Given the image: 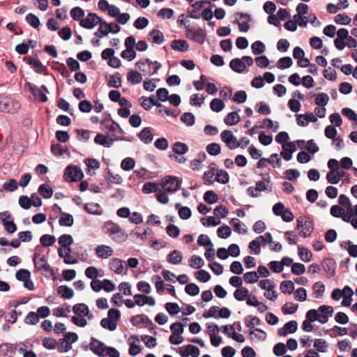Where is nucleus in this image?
Here are the masks:
<instances>
[{
    "label": "nucleus",
    "instance_id": "25",
    "mask_svg": "<svg viewBox=\"0 0 357 357\" xmlns=\"http://www.w3.org/2000/svg\"><path fill=\"white\" fill-rule=\"evenodd\" d=\"M241 252L239 246L236 243L231 244L227 249L225 248V259L228 257H232L234 258L239 256Z\"/></svg>",
    "mask_w": 357,
    "mask_h": 357
},
{
    "label": "nucleus",
    "instance_id": "1",
    "mask_svg": "<svg viewBox=\"0 0 357 357\" xmlns=\"http://www.w3.org/2000/svg\"><path fill=\"white\" fill-rule=\"evenodd\" d=\"M103 230L105 234L113 236L112 239L118 243L126 241L128 238V236L121 227L112 221L105 222Z\"/></svg>",
    "mask_w": 357,
    "mask_h": 357
},
{
    "label": "nucleus",
    "instance_id": "38",
    "mask_svg": "<svg viewBox=\"0 0 357 357\" xmlns=\"http://www.w3.org/2000/svg\"><path fill=\"white\" fill-rule=\"evenodd\" d=\"M55 241V236L50 234H44L40 238V242L44 247H50L52 245Z\"/></svg>",
    "mask_w": 357,
    "mask_h": 357
},
{
    "label": "nucleus",
    "instance_id": "35",
    "mask_svg": "<svg viewBox=\"0 0 357 357\" xmlns=\"http://www.w3.org/2000/svg\"><path fill=\"white\" fill-rule=\"evenodd\" d=\"M280 288L283 294H291L294 290V284L291 280H284L281 282Z\"/></svg>",
    "mask_w": 357,
    "mask_h": 357
},
{
    "label": "nucleus",
    "instance_id": "40",
    "mask_svg": "<svg viewBox=\"0 0 357 357\" xmlns=\"http://www.w3.org/2000/svg\"><path fill=\"white\" fill-rule=\"evenodd\" d=\"M251 49L252 53L257 55L264 53L266 50V47L261 41L257 40L252 44Z\"/></svg>",
    "mask_w": 357,
    "mask_h": 357
},
{
    "label": "nucleus",
    "instance_id": "13",
    "mask_svg": "<svg viewBox=\"0 0 357 357\" xmlns=\"http://www.w3.org/2000/svg\"><path fill=\"white\" fill-rule=\"evenodd\" d=\"M283 151L280 153V155L282 158L289 161L292 158V154L296 151V146L294 142H290L289 143H286L282 146Z\"/></svg>",
    "mask_w": 357,
    "mask_h": 357
},
{
    "label": "nucleus",
    "instance_id": "58",
    "mask_svg": "<svg viewBox=\"0 0 357 357\" xmlns=\"http://www.w3.org/2000/svg\"><path fill=\"white\" fill-rule=\"evenodd\" d=\"M334 21L338 24L347 25L351 22V20L347 15L340 13L335 17Z\"/></svg>",
    "mask_w": 357,
    "mask_h": 357
},
{
    "label": "nucleus",
    "instance_id": "46",
    "mask_svg": "<svg viewBox=\"0 0 357 357\" xmlns=\"http://www.w3.org/2000/svg\"><path fill=\"white\" fill-rule=\"evenodd\" d=\"M58 255L61 258H63V261L66 264H74L78 261L77 259L73 258L70 255L63 253L62 248L58 249Z\"/></svg>",
    "mask_w": 357,
    "mask_h": 357
},
{
    "label": "nucleus",
    "instance_id": "48",
    "mask_svg": "<svg viewBox=\"0 0 357 357\" xmlns=\"http://www.w3.org/2000/svg\"><path fill=\"white\" fill-rule=\"evenodd\" d=\"M261 128H266L267 129L271 130L272 132H275L279 129V123L278 122L274 123L270 119H265L263 120V126H261Z\"/></svg>",
    "mask_w": 357,
    "mask_h": 357
},
{
    "label": "nucleus",
    "instance_id": "26",
    "mask_svg": "<svg viewBox=\"0 0 357 357\" xmlns=\"http://www.w3.org/2000/svg\"><path fill=\"white\" fill-rule=\"evenodd\" d=\"M238 112H240V109L229 113L226 117H225V123L229 126L237 124L241 119Z\"/></svg>",
    "mask_w": 357,
    "mask_h": 357
},
{
    "label": "nucleus",
    "instance_id": "42",
    "mask_svg": "<svg viewBox=\"0 0 357 357\" xmlns=\"http://www.w3.org/2000/svg\"><path fill=\"white\" fill-rule=\"evenodd\" d=\"M312 289L316 298H320L323 296L325 291V285L321 282H317L313 284Z\"/></svg>",
    "mask_w": 357,
    "mask_h": 357
},
{
    "label": "nucleus",
    "instance_id": "34",
    "mask_svg": "<svg viewBox=\"0 0 357 357\" xmlns=\"http://www.w3.org/2000/svg\"><path fill=\"white\" fill-rule=\"evenodd\" d=\"M84 208L90 214L100 215L102 213L100 205L96 203H87Z\"/></svg>",
    "mask_w": 357,
    "mask_h": 357
},
{
    "label": "nucleus",
    "instance_id": "32",
    "mask_svg": "<svg viewBox=\"0 0 357 357\" xmlns=\"http://www.w3.org/2000/svg\"><path fill=\"white\" fill-rule=\"evenodd\" d=\"M101 124L110 132H113L117 130L119 133H123V130L121 126L114 121H112V123L110 124L109 120L104 119L101 121Z\"/></svg>",
    "mask_w": 357,
    "mask_h": 357
},
{
    "label": "nucleus",
    "instance_id": "36",
    "mask_svg": "<svg viewBox=\"0 0 357 357\" xmlns=\"http://www.w3.org/2000/svg\"><path fill=\"white\" fill-rule=\"evenodd\" d=\"M149 35L152 37L153 43L155 44L160 45L164 42V35L159 30L153 29L150 32Z\"/></svg>",
    "mask_w": 357,
    "mask_h": 357
},
{
    "label": "nucleus",
    "instance_id": "31",
    "mask_svg": "<svg viewBox=\"0 0 357 357\" xmlns=\"http://www.w3.org/2000/svg\"><path fill=\"white\" fill-rule=\"evenodd\" d=\"M38 192L43 198L49 199L53 195V190L50 185L43 183L39 186Z\"/></svg>",
    "mask_w": 357,
    "mask_h": 357
},
{
    "label": "nucleus",
    "instance_id": "55",
    "mask_svg": "<svg viewBox=\"0 0 357 357\" xmlns=\"http://www.w3.org/2000/svg\"><path fill=\"white\" fill-rule=\"evenodd\" d=\"M298 256L302 261L307 262L312 258V253L305 248L298 247Z\"/></svg>",
    "mask_w": 357,
    "mask_h": 357
},
{
    "label": "nucleus",
    "instance_id": "27",
    "mask_svg": "<svg viewBox=\"0 0 357 357\" xmlns=\"http://www.w3.org/2000/svg\"><path fill=\"white\" fill-rule=\"evenodd\" d=\"M182 259V253L178 250H174L167 255V261L172 264H179Z\"/></svg>",
    "mask_w": 357,
    "mask_h": 357
},
{
    "label": "nucleus",
    "instance_id": "24",
    "mask_svg": "<svg viewBox=\"0 0 357 357\" xmlns=\"http://www.w3.org/2000/svg\"><path fill=\"white\" fill-rule=\"evenodd\" d=\"M57 294L64 299H70L74 296V291L66 285H61L57 288Z\"/></svg>",
    "mask_w": 357,
    "mask_h": 357
},
{
    "label": "nucleus",
    "instance_id": "64",
    "mask_svg": "<svg viewBox=\"0 0 357 357\" xmlns=\"http://www.w3.org/2000/svg\"><path fill=\"white\" fill-rule=\"evenodd\" d=\"M181 120L188 126H192L195 123V116L190 112H185L182 114Z\"/></svg>",
    "mask_w": 357,
    "mask_h": 357
},
{
    "label": "nucleus",
    "instance_id": "62",
    "mask_svg": "<svg viewBox=\"0 0 357 357\" xmlns=\"http://www.w3.org/2000/svg\"><path fill=\"white\" fill-rule=\"evenodd\" d=\"M15 278L19 281L24 282L26 279L31 278V273L26 269H20L15 273Z\"/></svg>",
    "mask_w": 357,
    "mask_h": 357
},
{
    "label": "nucleus",
    "instance_id": "33",
    "mask_svg": "<svg viewBox=\"0 0 357 357\" xmlns=\"http://www.w3.org/2000/svg\"><path fill=\"white\" fill-rule=\"evenodd\" d=\"M250 294L249 290L245 287H239L234 293V298L239 301L245 300Z\"/></svg>",
    "mask_w": 357,
    "mask_h": 357
},
{
    "label": "nucleus",
    "instance_id": "56",
    "mask_svg": "<svg viewBox=\"0 0 357 357\" xmlns=\"http://www.w3.org/2000/svg\"><path fill=\"white\" fill-rule=\"evenodd\" d=\"M105 178L108 182L115 184H120L122 182L121 176L119 174H113L110 170H108Z\"/></svg>",
    "mask_w": 357,
    "mask_h": 357
},
{
    "label": "nucleus",
    "instance_id": "51",
    "mask_svg": "<svg viewBox=\"0 0 357 357\" xmlns=\"http://www.w3.org/2000/svg\"><path fill=\"white\" fill-rule=\"evenodd\" d=\"M329 101L328 96L325 93H318L315 98V104L320 107L326 106Z\"/></svg>",
    "mask_w": 357,
    "mask_h": 357
},
{
    "label": "nucleus",
    "instance_id": "63",
    "mask_svg": "<svg viewBox=\"0 0 357 357\" xmlns=\"http://www.w3.org/2000/svg\"><path fill=\"white\" fill-rule=\"evenodd\" d=\"M158 190L159 188L156 183L148 182L143 185L142 191L145 194H149L153 192H158Z\"/></svg>",
    "mask_w": 357,
    "mask_h": 357
},
{
    "label": "nucleus",
    "instance_id": "23",
    "mask_svg": "<svg viewBox=\"0 0 357 357\" xmlns=\"http://www.w3.org/2000/svg\"><path fill=\"white\" fill-rule=\"evenodd\" d=\"M323 269L329 275L333 276L335 271V262L332 259H326L321 263Z\"/></svg>",
    "mask_w": 357,
    "mask_h": 357
},
{
    "label": "nucleus",
    "instance_id": "5",
    "mask_svg": "<svg viewBox=\"0 0 357 357\" xmlns=\"http://www.w3.org/2000/svg\"><path fill=\"white\" fill-rule=\"evenodd\" d=\"M33 261L34 266L38 271H43L44 273L51 275L54 274V271L48 264L45 256H40L39 253H35Z\"/></svg>",
    "mask_w": 357,
    "mask_h": 357
},
{
    "label": "nucleus",
    "instance_id": "21",
    "mask_svg": "<svg viewBox=\"0 0 357 357\" xmlns=\"http://www.w3.org/2000/svg\"><path fill=\"white\" fill-rule=\"evenodd\" d=\"M139 139L144 144H149L153 141V135L151 132V128L146 127L143 128L137 135Z\"/></svg>",
    "mask_w": 357,
    "mask_h": 357
},
{
    "label": "nucleus",
    "instance_id": "61",
    "mask_svg": "<svg viewBox=\"0 0 357 357\" xmlns=\"http://www.w3.org/2000/svg\"><path fill=\"white\" fill-rule=\"evenodd\" d=\"M39 321L38 316L35 312H30L24 318V323L29 325H36Z\"/></svg>",
    "mask_w": 357,
    "mask_h": 357
},
{
    "label": "nucleus",
    "instance_id": "59",
    "mask_svg": "<svg viewBox=\"0 0 357 357\" xmlns=\"http://www.w3.org/2000/svg\"><path fill=\"white\" fill-rule=\"evenodd\" d=\"M73 243V238L70 234H63L59 238V243L63 248L70 246Z\"/></svg>",
    "mask_w": 357,
    "mask_h": 357
},
{
    "label": "nucleus",
    "instance_id": "20",
    "mask_svg": "<svg viewBox=\"0 0 357 357\" xmlns=\"http://www.w3.org/2000/svg\"><path fill=\"white\" fill-rule=\"evenodd\" d=\"M171 47L174 50L181 52H185L188 50L189 46L186 40L178 39L172 41Z\"/></svg>",
    "mask_w": 357,
    "mask_h": 357
},
{
    "label": "nucleus",
    "instance_id": "52",
    "mask_svg": "<svg viewBox=\"0 0 357 357\" xmlns=\"http://www.w3.org/2000/svg\"><path fill=\"white\" fill-rule=\"evenodd\" d=\"M340 174L337 171H330L326 174V180L329 183L337 184L339 183Z\"/></svg>",
    "mask_w": 357,
    "mask_h": 357
},
{
    "label": "nucleus",
    "instance_id": "47",
    "mask_svg": "<svg viewBox=\"0 0 357 357\" xmlns=\"http://www.w3.org/2000/svg\"><path fill=\"white\" fill-rule=\"evenodd\" d=\"M201 222L204 226L206 227L217 226L221 222L220 219L215 216H209L207 218L206 220L203 218L201 219Z\"/></svg>",
    "mask_w": 357,
    "mask_h": 357
},
{
    "label": "nucleus",
    "instance_id": "6",
    "mask_svg": "<svg viewBox=\"0 0 357 357\" xmlns=\"http://www.w3.org/2000/svg\"><path fill=\"white\" fill-rule=\"evenodd\" d=\"M98 24H99V27L98 31L94 33V35L100 38L107 36L109 33H117L121 30V27L119 24L114 25V29H111V24H109V23L106 22L102 19V22H98Z\"/></svg>",
    "mask_w": 357,
    "mask_h": 357
},
{
    "label": "nucleus",
    "instance_id": "19",
    "mask_svg": "<svg viewBox=\"0 0 357 357\" xmlns=\"http://www.w3.org/2000/svg\"><path fill=\"white\" fill-rule=\"evenodd\" d=\"M131 322L134 326L139 324H145L147 326L150 327L151 329H154L155 326L147 317H144L142 315H136L131 318Z\"/></svg>",
    "mask_w": 357,
    "mask_h": 357
},
{
    "label": "nucleus",
    "instance_id": "41",
    "mask_svg": "<svg viewBox=\"0 0 357 357\" xmlns=\"http://www.w3.org/2000/svg\"><path fill=\"white\" fill-rule=\"evenodd\" d=\"M108 86L114 88H119L121 86V77L119 73L110 76Z\"/></svg>",
    "mask_w": 357,
    "mask_h": 357
},
{
    "label": "nucleus",
    "instance_id": "29",
    "mask_svg": "<svg viewBox=\"0 0 357 357\" xmlns=\"http://www.w3.org/2000/svg\"><path fill=\"white\" fill-rule=\"evenodd\" d=\"M172 150L173 154L182 155L188 152V146L185 143L177 142L174 144Z\"/></svg>",
    "mask_w": 357,
    "mask_h": 357
},
{
    "label": "nucleus",
    "instance_id": "53",
    "mask_svg": "<svg viewBox=\"0 0 357 357\" xmlns=\"http://www.w3.org/2000/svg\"><path fill=\"white\" fill-rule=\"evenodd\" d=\"M17 187L18 183L14 178H10L3 184V189L7 192H13Z\"/></svg>",
    "mask_w": 357,
    "mask_h": 357
},
{
    "label": "nucleus",
    "instance_id": "14",
    "mask_svg": "<svg viewBox=\"0 0 357 357\" xmlns=\"http://www.w3.org/2000/svg\"><path fill=\"white\" fill-rule=\"evenodd\" d=\"M225 143L230 149H234L241 146V143L238 142L231 131L225 130Z\"/></svg>",
    "mask_w": 357,
    "mask_h": 357
},
{
    "label": "nucleus",
    "instance_id": "11",
    "mask_svg": "<svg viewBox=\"0 0 357 357\" xmlns=\"http://www.w3.org/2000/svg\"><path fill=\"white\" fill-rule=\"evenodd\" d=\"M91 350L99 356H104V352L107 347L100 341L92 337L90 343Z\"/></svg>",
    "mask_w": 357,
    "mask_h": 357
},
{
    "label": "nucleus",
    "instance_id": "2",
    "mask_svg": "<svg viewBox=\"0 0 357 357\" xmlns=\"http://www.w3.org/2000/svg\"><path fill=\"white\" fill-rule=\"evenodd\" d=\"M296 222V227L301 236L306 238L310 236L314 230V223L310 218L300 216L297 218Z\"/></svg>",
    "mask_w": 357,
    "mask_h": 357
},
{
    "label": "nucleus",
    "instance_id": "12",
    "mask_svg": "<svg viewBox=\"0 0 357 357\" xmlns=\"http://www.w3.org/2000/svg\"><path fill=\"white\" fill-rule=\"evenodd\" d=\"M318 311L321 312L319 314V322L322 324L328 321V318L332 317L334 312L333 307L330 305H321L318 308Z\"/></svg>",
    "mask_w": 357,
    "mask_h": 357
},
{
    "label": "nucleus",
    "instance_id": "44",
    "mask_svg": "<svg viewBox=\"0 0 357 357\" xmlns=\"http://www.w3.org/2000/svg\"><path fill=\"white\" fill-rule=\"evenodd\" d=\"M230 225L232 227L234 230L238 234H245L247 232L246 229L241 227L242 225H245L237 218H233L230 221Z\"/></svg>",
    "mask_w": 357,
    "mask_h": 357
},
{
    "label": "nucleus",
    "instance_id": "50",
    "mask_svg": "<svg viewBox=\"0 0 357 357\" xmlns=\"http://www.w3.org/2000/svg\"><path fill=\"white\" fill-rule=\"evenodd\" d=\"M56 347L58 351L60 353L67 352L72 348L70 342H66L63 338L59 340V341L56 342Z\"/></svg>",
    "mask_w": 357,
    "mask_h": 357
},
{
    "label": "nucleus",
    "instance_id": "39",
    "mask_svg": "<svg viewBox=\"0 0 357 357\" xmlns=\"http://www.w3.org/2000/svg\"><path fill=\"white\" fill-rule=\"evenodd\" d=\"M231 100L234 102L238 104L244 103L247 100V93L243 90L238 91L234 94Z\"/></svg>",
    "mask_w": 357,
    "mask_h": 357
},
{
    "label": "nucleus",
    "instance_id": "16",
    "mask_svg": "<svg viewBox=\"0 0 357 357\" xmlns=\"http://www.w3.org/2000/svg\"><path fill=\"white\" fill-rule=\"evenodd\" d=\"M203 317L205 319L213 317L215 319L223 318V308H220L218 306H212L208 310L203 313Z\"/></svg>",
    "mask_w": 357,
    "mask_h": 357
},
{
    "label": "nucleus",
    "instance_id": "57",
    "mask_svg": "<svg viewBox=\"0 0 357 357\" xmlns=\"http://www.w3.org/2000/svg\"><path fill=\"white\" fill-rule=\"evenodd\" d=\"M259 278V275H258L257 272L255 271H250L248 273H245L243 275V279L245 282L248 284H252L256 282Z\"/></svg>",
    "mask_w": 357,
    "mask_h": 357
},
{
    "label": "nucleus",
    "instance_id": "37",
    "mask_svg": "<svg viewBox=\"0 0 357 357\" xmlns=\"http://www.w3.org/2000/svg\"><path fill=\"white\" fill-rule=\"evenodd\" d=\"M70 15L74 20L80 22L84 16V11L82 8L76 6L71 9Z\"/></svg>",
    "mask_w": 357,
    "mask_h": 357
},
{
    "label": "nucleus",
    "instance_id": "17",
    "mask_svg": "<svg viewBox=\"0 0 357 357\" xmlns=\"http://www.w3.org/2000/svg\"><path fill=\"white\" fill-rule=\"evenodd\" d=\"M124 261L118 258H113L110 260L109 268L116 274H122L124 270Z\"/></svg>",
    "mask_w": 357,
    "mask_h": 357
},
{
    "label": "nucleus",
    "instance_id": "49",
    "mask_svg": "<svg viewBox=\"0 0 357 357\" xmlns=\"http://www.w3.org/2000/svg\"><path fill=\"white\" fill-rule=\"evenodd\" d=\"M260 319L252 315H249L245 319V324L248 328L251 329L255 328V326L260 324Z\"/></svg>",
    "mask_w": 357,
    "mask_h": 357
},
{
    "label": "nucleus",
    "instance_id": "10",
    "mask_svg": "<svg viewBox=\"0 0 357 357\" xmlns=\"http://www.w3.org/2000/svg\"><path fill=\"white\" fill-rule=\"evenodd\" d=\"M239 15L238 19H236L234 22L238 25L239 31L241 32H247L250 29L249 22L251 21L250 15L247 13H237Z\"/></svg>",
    "mask_w": 357,
    "mask_h": 357
},
{
    "label": "nucleus",
    "instance_id": "30",
    "mask_svg": "<svg viewBox=\"0 0 357 357\" xmlns=\"http://www.w3.org/2000/svg\"><path fill=\"white\" fill-rule=\"evenodd\" d=\"M127 79L132 84H137L142 82V77L139 72L131 70L128 73Z\"/></svg>",
    "mask_w": 357,
    "mask_h": 357
},
{
    "label": "nucleus",
    "instance_id": "43",
    "mask_svg": "<svg viewBox=\"0 0 357 357\" xmlns=\"http://www.w3.org/2000/svg\"><path fill=\"white\" fill-rule=\"evenodd\" d=\"M261 246H266L267 243H273V238L269 232L265 233L264 235L259 236L255 238Z\"/></svg>",
    "mask_w": 357,
    "mask_h": 357
},
{
    "label": "nucleus",
    "instance_id": "8",
    "mask_svg": "<svg viewBox=\"0 0 357 357\" xmlns=\"http://www.w3.org/2000/svg\"><path fill=\"white\" fill-rule=\"evenodd\" d=\"M186 36L199 44H203L206 39V33L202 29H188L186 31Z\"/></svg>",
    "mask_w": 357,
    "mask_h": 357
},
{
    "label": "nucleus",
    "instance_id": "54",
    "mask_svg": "<svg viewBox=\"0 0 357 357\" xmlns=\"http://www.w3.org/2000/svg\"><path fill=\"white\" fill-rule=\"evenodd\" d=\"M100 325L102 328L113 331L116 328L117 324L109 318H103L100 321Z\"/></svg>",
    "mask_w": 357,
    "mask_h": 357
},
{
    "label": "nucleus",
    "instance_id": "7",
    "mask_svg": "<svg viewBox=\"0 0 357 357\" xmlns=\"http://www.w3.org/2000/svg\"><path fill=\"white\" fill-rule=\"evenodd\" d=\"M102 22V18L96 13H89L85 18H82L79 22L82 27L92 29L98 22Z\"/></svg>",
    "mask_w": 357,
    "mask_h": 357
},
{
    "label": "nucleus",
    "instance_id": "28",
    "mask_svg": "<svg viewBox=\"0 0 357 357\" xmlns=\"http://www.w3.org/2000/svg\"><path fill=\"white\" fill-rule=\"evenodd\" d=\"M59 222L62 227H71L74 223V219L72 215L63 212L59 218Z\"/></svg>",
    "mask_w": 357,
    "mask_h": 357
},
{
    "label": "nucleus",
    "instance_id": "45",
    "mask_svg": "<svg viewBox=\"0 0 357 357\" xmlns=\"http://www.w3.org/2000/svg\"><path fill=\"white\" fill-rule=\"evenodd\" d=\"M189 265L192 268L198 269L204 266V261L202 257L193 255L189 259Z\"/></svg>",
    "mask_w": 357,
    "mask_h": 357
},
{
    "label": "nucleus",
    "instance_id": "18",
    "mask_svg": "<svg viewBox=\"0 0 357 357\" xmlns=\"http://www.w3.org/2000/svg\"><path fill=\"white\" fill-rule=\"evenodd\" d=\"M114 139L109 138L108 136H105L103 134L98 133L94 139V142L107 148H109L114 143Z\"/></svg>",
    "mask_w": 357,
    "mask_h": 357
},
{
    "label": "nucleus",
    "instance_id": "15",
    "mask_svg": "<svg viewBox=\"0 0 357 357\" xmlns=\"http://www.w3.org/2000/svg\"><path fill=\"white\" fill-rule=\"evenodd\" d=\"M96 253L101 259H107L113 255L114 251L110 246L101 245L96 247Z\"/></svg>",
    "mask_w": 357,
    "mask_h": 357
},
{
    "label": "nucleus",
    "instance_id": "22",
    "mask_svg": "<svg viewBox=\"0 0 357 357\" xmlns=\"http://www.w3.org/2000/svg\"><path fill=\"white\" fill-rule=\"evenodd\" d=\"M229 66L234 71L238 73H243L246 68L245 62L242 59L238 58L232 59L230 61Z\"/></svg>",
    "mask_w": 357,
    "mask_h": 357
},
{
    "label": "nucleus",
    "instance_id": "60",
    "mask_svg": "<svg viewBox=\"0 0 357 357\" xmlns=\"http://www.w3.org/2000/svg\"><path fill=\"white\" fill-rule=\"evenodd\" d=\"M135 161L132 158H126L123 159L121 164V167L125 171H129L134 168Z\"/></svg>",
    "mask_w": 357,
    "mask_h": 357
},
{
    "label": "nucleus",
    "instance_id": "9",
    "mask_svg": "<svg viewBox=\"0 0 357 357\" xmlns=\"http://www.w3.org/2000/svg\"><path fill=\"white\" fill-rule=\"evenodd\" d=\"M262 181H257L255 186V192L259 193L262 191L268 192L272 191L271 176L268 174H262Z\"/></svg>",
    "mask_w": 357,
    "mask_h": 357
},
{
    "label": "nucleus",
    "instance_id": "3",
    "mask_svg": "<svg viewBox=\"0 0 357 357\" xmlns=\"http://www.w3.org/2000/svg\"><path fill=\"white\" fill-rule=\"evenodd\" d=\"M182 181L176 176H166L162 179L161 185L162 188L169 192H175L179 188Z\"/></svg>",
    "mask_w": 357,
    "mask_h": 357
},
{
    "label": "nucleus",
    "instance_id": "4",
    "mask_svg": "<svg viewBox=\"0 0 357 357\" xmlns=\"http://www.w3.org/2000/svg\"><path fill=\"white\" fill-rule=\"evenodd\" d=\"M63 176L68 182H75L81 180L84 176V174L79 167L71 165L66 168Z\"/></svg>",
    "mask_w": 357,
    "mask_h": 357
}]
</instances>
